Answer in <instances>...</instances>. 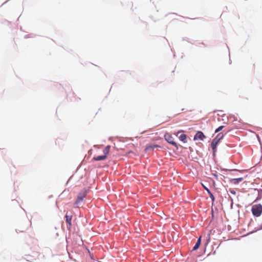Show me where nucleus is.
I'll return each instance as SVG.
<instances>
[{
	"instance_id": "nucleus-17",
	"label": "nucleus",
	"mask_w": 262,
	"mask_h": 262,
	"mask_svg": "<svg viewBox=\"0 0 262 262\" xmlns=\"http://www.w3.org/2000/svg\"><path fill=\"white\" fill-rule=\"evenodd\" d=\"M208 240H210V234H209L208 235Z\"/></svg>"
},
{
	"instance_id": "nucleus-15",
	"label": "nucleus",
	"mask_w": 262,
	"mask_h": 262,
	"mask_svg": "<svg viewBox=\"0 0 262 262\" xmlns=\"http://www.w3.org/2000/svg\"><path fill=\"white\" fill-rule=\"evenodd\" d=\"M209 193L210 198L212 199V200L213 201H214L215 199H214V197L213 194L210 191H209Z\"/></svg>"
},
{
	"instance_id": "nucleus-13",
	"label": "nucleus",
	"mask_w": 262,
	"mask_h": 262,
	"mask_svg": "<svg viewBox=\"0 0 262 262\" xmlns=\"http://www.w3.org/2000/svg\"><path fill=\"white\" fill-rule=\"evenodd\" d=\"M187 136L185 134H182L179 136V139L184 143L186 142Z\"/></svg>"
},
{
	"instance_id": "nucleus-18",
	"label": "nucleus",
	"mask_w": 262,
	"mask_h": 262,
	"mask_svg": "<svg viewBox=\"0 0 262 262\" xmlns=\"http://www.w3.org/2000/svg\"><path fill=\"white\" fill-rule=\"evenodd\" d=\"M260 229H262V224L260 225Z\"/></svg>"
},
{
	"instance_id": "nucleus-3",
	"label": "nucleus",
	"mask_w": 262,
	"mask_h": 262,
	"mask_svg": "<svg viewBox=\"0 0 262 262\" xmlns=\"http://www.w3.org/2000/svg\"><path fill=\"white\" fill-rule=\"evenodd\" d=\"M86 190L81 191L78 195L77 199L75 203V205L79 207V206L81 205V203L83 202L84 198L86 196Z\"/></svg>"
},
{
	"instance_id": "nucleus-6",
	"label": "nucleus",
	"mask_w": 262,
	"mask_h": 262,
	"mask_svg": "<svg viewBox=\"0 0 262 262\" xmlns=\"http://www.w3.org/2000/svg\"><path fill=\"white\" fill-rule=\"evenodd\" d=\"M205 138V136L202 132H198L194 137V140H203Z\"/></svg>"
},
{
	"instance_id": "nucleus-9",
	"label": "nucleus",
	"mask_w": 262,
	"mask_h": 262,
	"mask_svg": "<svg viewBox=\"0 0 262 262\" xmlns=\"http://www.w3.org/2000/svg\"><path fill=\"white\" fill-rule=\"evenodd\" d=\"M106 156H98L97 157H95L93 158V160L94 161H101V160H104L106 159Z\"/></svg>"
},
{
	"instance_id": "nucleus-2",
	"label": "nucleus",
	"mask_w": 262,
	"mask_h": 262,
	"mask_svg": "<svg viewBox=\"0 0 262 262\" xmlns=\"http://www.w3.org/2000/svg\"><path fill=\"white\" fill-rule=\"evenodd\" d=\"M223 137L224 134L222 133H220L218 134L215 138L212 140L211 144V147L214 151H215L218 143L223 138Z\"/></svg>"
},
{
	"instance_id": "nucleus-14",
	"label": "nucleus",
	"mask_w": 262,
	"mask_h": 262,
	"mask_svg": "<svg viewBox=\"0 0 262 262\" xmlns=\"http://www.w3.org/2000/svg\"><path fill=\"white\" fill-rule=\"evenodd\" d=\"M224 127V126H219L218 128H217L215 130V133H217L219 132H220L221 130H222V129Z\"/></svg>"
},
{
	"instance_id": "nucleus-4",
	"label": "nucleus",
	"mask_w": 262,
	"mask_h": 262,
	"mask_svg": "<svg viewBox=\"0 0 262 262\" xmlns=\"http://www.w3.org/2000/svg\"><path fill=\"white\" fill-rule=\"evenodd\" d=\"M39 254L38 252L32 251L30 254L26 255V259L28 261H33L39 258Z\"/></svg>"
},
{
	"instance_id": "nucleus-8",
	"label": "nucleus",
	"mask_w": 262,
	"mask_h": 262,
	"mask_svg": "<svg viewBox=\"0 0 262 262\" xmlns=\"http://www.w3.org/2000/svg\"><path fill=\"white\" fill-rule=\"evenodd\" d=\"M201 236H200L199 238V239H198L195 245H194V246L193 248V250H196L199 248V247L201 245Z\"/></svg>"
},
{
	"instance_id": "nucleus-11",
	"label": "nucleus",
	"mask_w": 262,
	"mask_h": 262,
	"mask_svg": "<svg viewBox=\"0 0 262 262\" xmlns=\"http://www.w3.org/2000/svg\"><path fill=\"white\" fill-rule=\"evenodd\" d=\"M158 147H159V146L156 144H148L146 146L145 150H149Z\"/></svg>"
},
{
	"instance_id": "nucleus-10",
	"label": "nucleus",
	"mask_w": 262,
	"mask_h": 262,
	"mask_svg": "<svg viewBox=\"0 0 262 262\" xmlns=\"http://www.w3.org/2000/svg\"><path fill=\"white\" fill-rule=\"evenodd\" d=\"M243 180V178L233 179L231 180V182L234 184H237Z\"/></svg>"
},
{
	"instance_id": "nucleus-16",
	"label": "nucleus",
	"mask_w": 262,
	"mask_h": 262,
	"mask_svg": "<svg viewBox=\"0 0 262 262\" xmlns=\"http://www.w3.org/2000/svg\"><path fill=\"white\" fill-rule=\"evenodd\" d=\"M204 188L207 191V192L209 193V191H210V190L207 188H206V187H204Z\"/></svg>"
},
{
	"instance_id": "nucleus-1",
	"label": "nucleus",
	"mask_w": 262,
	"mask_h": 262,
	"mask_svg": "<svg viewBox=\"0 0 262 262\" xmlns=\"http://www.w3.org/2000/svg\"><path fill=\"white\" fill-rule=\"evenodd\" d=\"M251 211L253 215L258 217L262 213V205L260 204H256L252 206Z\"/></svg>"
},
{
	"instance_id": "nucleus-7",
	"label": "nucleus",
	"mask_w": 262,
	"mask_h": 262,
	"mask_svg": "<svg viewBox=\"0 0 262 262\" xmlns=\"http://www.w3.org/2000/svg\"><path fill=\"white\" fill-rule=\"evenodd\" d=\"M66 222L69 224V227H71L72 226V215H69L67 214H66Z\"/></svg>"
},
{
	"instance_id": "nucleus-12",
	"label": "nucleus",
	"mask_w": 262,
	"mask_h": 262,
	"mask_svg": "<svg viewBox=\"0 0 262 262\" xmlns=\"http://www.w3.org/2000/svg\"><path fill=\"white\" fill-rule=\"evenodd\" d=\"M110 148H111V146L107 145L104 148V149L103 150L104 156H106V158L107 157V155H108V154L110 152Z\"/></svg>"
},
{
	"instance_id": "nucleus-5",
	"label": "nucleus",
	"mask_w": 262,
	"mask_h": 262,
	"mask_svg": "<svg viewBox=\"0 0 262 262\" xmlns=\"http://www.w3.org/2000/svg\"><path fill=\"white\" fill-rule=\"evenodd\" d=\"M164 138L169 143L173 145L178 148V145L176 142L174 141V139L171 135L169 133H166L164 135Z\"/></svg>"
}]
</instances>
